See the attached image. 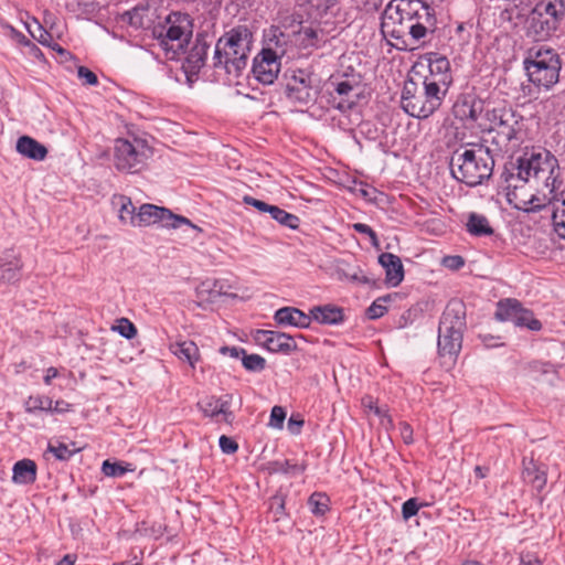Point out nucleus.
I'll list each match as a JSON object with an SVG mask.
<instances>
[{"label":"nucleus","mask_w":565,"mask_h":565,"mask_svg":"<svg viewBox=\"0 0 565 565\" xmlns=\"http://www.w3.org/2000/svg\"><path fill=\"white\" fill-rule=\"evenodd\" d=\"M509 190V200L518 199L516 190L529 184L533 193L529 200L515 204L525 212H539L551 203H557L565 212V190L557 158L546 149L525 151L509 162L502 172Z\"/></svg>","instance_id":"1"},{"label":"nucleus","mask_w":565,"mask_h":565,"mask_svg":"<svg viewBox=\"0 0 565 565\" xmlns=\"http://www.w3.org/2000/svg\"><path fill=\"white\" fill-rule=\"evenodd\" d=\"M437 29L435 10L422 0H392L381 15V33L399 51L424 44Z\"/></svg>","instance_id":"2"},{"label":"nucleus","mask_w":565,"mask_h":565,"mask_svg":"<svg viewBox=\"0 0 565 565\" xmlns=\"http://www.w3.org/2000/svg\"><path fill=\"white\" fill-rule=\"evenodd\" d=\"M254 35L246 25H237L225 32L215 44L213 67L239 77L247 67Z\"/></svg>","instance_id":"3"},{"label":"nucleus","mask_w":565,"mask_h":565,"mask_svg":"<svg viewBox=\"0 0 565 565\" xmlns=\"http://www.w3.org/2000/svg\"><path fill=\"white\" fill-rule=\"evenodd\" d=\"M451 175L468 186H477L488 180L494 168V159L488 147L473 145L469 149L456 150L449 162Z\"/></svg>","instance_id":"4"},{"label":"nucleus","mask_w":565,"mask_h":565,"mask_svg":"<svg viewBox=\"0 0 565 565\" xmlns=\"http://www.w3.org/2000/svg\"><path fill=\"white\" fill-rule=\"evenodd\" d=\"M193 34V20L188 13L171 12L152 28V36L169 58L184 52Z\"/></svg>","instance_id":"5"},{"label":"nucleus","mask_w":565,"mask_h":565,"mask_svg":"<svg viewBox=\"0 0 565 565\" xmlns=\"http://www.w3.org/2000/svg\"><path fill=\"white\" fill-rule=\"evenodd\" d=\"M446 95L422 81L408 78L404 82L401 105L403 110L417 119H427L443 105Z\"/></svg>","instance_id":"6"},{"label":"nucleus","mask_w":565,"mask_h":565,"mask_svg":"<svg viewBox=\"0 0 565 565\" xmlns=\"http://www.w3.org/2000/svg\"><path fill=\"white\" fill-rule=\"evenodd\" d=\"M486 116L490 122L489 131L494 134L492 142L500 150L509 151L510 146L516 147L522 142V117L511 107L488 109Z\"/></svg>","instance_id":"7"},{"label":"nucleus","mask_w":565,"mask_h":565,"mask_svg":"<svg viewBox=\"0 0 565 565\" xmlns=\"http://www.w3.org/2000/svg\"><path fill=\"white\" fill-rule=\"evenodd\" d=\"M529 79L537 87L550 89L559 78L561 61L552 49L531 47L524 58Z\"/></svg>","instance_id":"8"},{"label":"nucleus","mask_w":565,"mask_h":565,"mask_svg":"<svg viewBox=\"0 0 565 565\" xmlns=\"http://www.w3.org/2000/svg\"><path fill=\"white\" fill-rule=\"evenodd\" d=\"M565 19V0H542L527 18V34L536 41L551 38Z\"/></svg>","instance_id":"9"},{"label":"nucleus","mask_w":565,"mask_h":565,"mask_svg":"<svg viewBox=\"0 0 565 565\" xmlns=\"http://www.w3.org/2000/svg\"><path fill=\"white\" fill-rule=\"evenodd\" d=\"M153 151L146 139L117 138L114 143V167L119 172L139 173L147 167Z\"/></svg>","instance_id":"10"},{"label":"nucleus","mask_w":565,"mask_h":565,"mask_svg":"<svg viewBox=\"0 0 565 565\" xmlns=\"http://www.w3.org/2000/svg\"><path fill=\"white\" fill-rule=\"evenodd\" d=\"M136 227L160 224L168 228H179L181 225H188L199 232L202 230L194 225L189 218L172 213L169 209L160 207L153 204H142L137 212Z\"/></svg>","instance_id":"11"},{"label":"nucleus","mask_w":565,"mask_h":565,"mask_svg":"<svg viewBox=\"0 0 565 565\" xmlns=\"http://www.w3.org/2000/svg\"><path fill=\"white\" fill-rule=\"evenodd\" d=\"M427 63L428 73L423 76L424 82L438 88L439 92L447 95L452 84V75L449 60L438 52H427L422 57Z\"/></svg>","instance_id":"12"},{"label":"nucleus","mask_w":565,"mask_h":565,"mask_svg":"<svg viewBox=\"0 0 565 565\" xmlns=\"http://www.w3.org/2000/svg\"><path fill=\"white\" fill-rule=\"evenodd\" d=\"M286 96L291 103L299 105L315 102L317 90L312 86V76L303 70L295 71L287 82Z\"/></svg>","instance_id":"13"},{"label":"nucleus","mask_w":565,"mask_h":565,"mask_svg":"<svg viewBox=\"0 0 565 565\" xmlns=\"http://www.w3.org/2000/svg\"><path fill=\"white\" fill-rule=\"evenodd\" d=\"M252 71L255 78L262 84H273L280 72V61L276 52L264 49L254 58Z\"/></svg>","instance_id":"14"},{"label":"nucleus","mask_w":565,"mask_h":565,"mask_svg":"<svg viewBox=\"0 0 565 565\" xmlns=\"http://www.w3.org/2000/svg\"><path fill=\"white\" fill-rule=\"evenodd\" d=\"M466 306L462 301L451 300L447 303L439 327L441 332L463 335L466 330Z\"/></svg>","instance_id":"15"},{"label":"nucleus","mask_w":565,"mask_h":565,"mask_svg":"<svg viewBox=\"0 0 565 565\" xmlns=\"http://www.w3.org/2000/svg\"><path fill=\"white\" fill-rule=\"evenodd\" d=\"M484 110V102L475 95H461L452 106L455 118L460 121H476Z\"/></svg>","instance_id":"16"},{"label":"nucleus","mask_w":565,"mask_h":565,"mask_svg":"<svg viewBox=\"0 0 565 565\" xmlns=\"http://www.w3.org/2000/svg\"><path fill=\"white\" fill-rule=\"evenodd\" d=\"M257 340L260 341L268 351L275 353H289L297 349L294 338L279 331L258 330Z\"/></svg>","instance_id":"17"},{"label":"nucleus","mask_w":565,"mask_h":565,"mask_svg":"<svg viewBox=\"0 0 565 565\" xmlns=\"http://www.w3.org/2000/svg\"><path fill=\"white\" fill-rule=\"evenodd\" d=\"M232 395L225 394L220 397L210 396L199 403V406L205 416L211 418L222 416L223 422L231 423L234 417L230 411Z\"/></svg>","instance_id":"18"},{"label":"nucleus","mask_w":565,"mask_h":565,"mask_svg":"<svg viewBox=\"0 0 565 565\" xmlns=\"http://www.w3.org/2000/svg\"><path fill=\"white\" fill-rule=\"evenodd\" d=\"M295 41L303 50H317L327 43V38L321 28L307 25L295 32Z\"/></svg>","instance_id":"19"},{"label":"nucleus","mask_w":565,"mask_h":565,"mask_svg":"<svg viewBox=\"0 0 565 565\" xmlns=\"http://www.w3.org/2000/svg\"><path fill=\"white\" fill-rule=\"evenodd\" d=\"M379 263L385 269V282L391 287H397L404 279L401 258L392 253H382Z\"/></svg>","instance_id":"20"},{"label":"nucleus","mask_w":565,"mask_h":565,"mask_svg":"<svg viewBox=\"0 0 565 565\" xmlns=\"http://www.w3.org/2000/svg\"><path fill=\"white\" fill-rule=\"evenodd\" d=\"M275 321L279 326H291L300 329L310 327L311 318L310 312L307 315L295 307H282L274 315Z\"/></svg>","instance_id":"21"},{"label":"nucleus","mask_w":565,"mask_h":565,"mask_svg":"<svg viewBox=\"0 0 565 565\" xmlns=\"http://www.w3.org/2000/svg\"><path fill=\"white\" fill-rule=\"evenodd\" d=\"M311 320L321 324H340L344 321V311L335 305L316 306L310 309Z\"/></svg>","instance_id":"22"},{"label":"nucleus","mask_w":565,"mask_h":565,"mask_svg":"<svg viewBox=\"0 0 565 565\" xmlns=\"http://www.w3.org/2000/svg\"><path fill=\"white\" fill-rule=\"evenodd\" d=\"M209 49L210 44L206 42L205 36L199 34L185 58L190 72H199L201 70L205 64Z\"/></svg>","instance_id":"23"},{"label":"nucleus","mask_w":565,"mask_h":565,"mask_svg":"<svg viewBox=\"0 0 565 565\" xmlns=\"http://www.w3.org/2000/svg\"><path fill=\"white\" fill-rule=\"evenodd\" d=\"M339 0H296L297 6L311 19L326 17Z\"/></svg>","instance_id":"24"},{"label":"nucleus","mask_w":565,"mask_h":565,"mask_svg":"<svg viewBox=\"0 0 565 565\" xmlns=\"http://www.w3.org/2000/svg\"><path fill=\"white\" fill-rule=\"evenodd\" d=\"M38 467L31 459L17 461L12 468V481L17 484H32L36 480Z\"/></svg>","instance_id":"25"},{"label":"nucleus","mask_w":565,"mask_h":565,"mask_svg":"<svg viewBox=\"0 0 565 565\" xmlns=\"http://www.w3.org/2000/svg\"><path fill=\"white\" fill-rule=\"evenodd\" d=\"M17 151L32 160L42 161L47 154V149L38 140L22 136L17 141Z\"/></svg>","instance_id":"26"},{"label":"nucleus","mask_w":565,"mask_h":565,"mask_svg":"<svg viewBox=\"0 0 565 565\" xmlns=\"http://www.w3.org/2000/svg\"><path fill=\"white\" fill-rule=\"evenodd\" d=\"M170 350L179 360L188 362L192 369L200 359L199 348L191 340L175 342L170 345Z\"/></svg>","instance_id":"27"},{"label":"nucleus","mask_w":565,"mask_h":565,"mask_svg":"<svg viewBox=\"0 0 565 565\" xmlns=\"http://www.w3.org/2000/svg\"><path fill=\"white\" fill-rule=\"evenodd\" d=\"M462 337L455 333H445L438 329V351L441 356H457L461 350Z\"/></svg>","instance_id":"28"},{"label":"nucleus","mask_w":565,"mask_h":565,"mask_svg":"<svg viewBox=\"0 0 565 565\" xmlns=\"http://www.w3.org/2000/svg\"><path fill=\"white\" fill-rule=\"evenodd\" d=\"M523 476L539 490L543 489L546 484V473L540 468L533 458L523 459Z\"/></svg>","instance_id":"29"},{"label":"nucleus","mask_w":565,"mask_h":565,"mask_svg":"<svg viewBox=\"0 0 565 565\" xmlns=\"http://www.w3.org/2000/svg\"><path fill=\"white\" fill-rule=\"evenodd\" d=\"M306 463L291 462L288 459L285 460H273L266 463L265 469L269 475L285 473L290 476H297L306 470Z\"/></svg>","instance_id":"30"},{"label":"nucleus","mask_w":565,"mask_h":565,"mask_svg":"<svg viewBox=\"0 0 565 565\" xmlns=\"http://www.w3.org/2000/svg\"><path fill=\"white\" fill-rule=\"evenodd\" d=\"M467 231L473 236H490L493 234L488 218L484 215L470 213L466 224Z\"/></svg>","instance_id":"31"},{"label":"nucleus","mask_w":565,"mask_h":565,"mask_svg":"<svg viewBox=\"0 0 565 565\" xmlns=\"http://www.w3.org/2000/svg\"><path fill=\"white\" fill-rule=\"evenodd\" d=\"M115 203L119 205L118 217L122 224H128L136 227L137 212L130 198L126 195H118L115 198Z\"/></svg>","instance_id":"32"},{"label":"nucleus","mask_w":565,"mask_h":565,"mask_svg":"<svg viewBox=\"0 0 565 565\" xmlns=\"http://www.w3.org/2000/svg\"><path fill=\"white\" fill-rule=\"evenodd\" d=\"M521 302L516 299L500 300L497 305L495 318L500 321H512L516 317Z\"/></svg>","instance_id":"33"},{"label":"nucleus","mask_w":565,"mask_h":565,"mask_svg":"<svg viewBox=\"0 0 565 565\" xmlns=\"http://www.w3.org/2000/svg\"><path fill=\"white\" fill-rule=\"evenodd\" d=\"M22 262L14 257L11 260L0 264V280L4 282H15L21 277Z\"/></svg>","instance_id":"34"},{"label":"nucleus","mask_w":565,"mask_h":565,"mask_svg":"<svg viewBox=\"0 0 565 565\" xmlns=\"http://www.w3.org/2000/svg\"><path fill=\"white\" fill-rule=\"evenodd\" d=\"M529 370L536 380L544 379L548 383H554L557 377V371L550 362L533 361L529 364Z\"/></svg>","instance_id":"35"},{"label":"nucleus","mask_w":565,"mask_h":565,"mask_svg":"<svg viewBox=\"0 0 565 565\" xmlns=\"http://www.w3.org/2000/svg\"><path fill=\"white\" fill-rule=\"evenodd\" d=\"M268 214L273 220L278 222L280 225L286 226L290 230H297L300 224V220L297 215L291 214L277 205H271Z\"/></svg>","instance_id":"36"},{"label":"nucleus","mask_w":565,"mask_h":565,"mask_svg":"<svg viewBox=\"0 0 565 565\" xmlns=\"http://www.w3.org/2000/svg\"><path fill=\"white\" fill-rule=\"evenodd\" d=\"M516 327L527 328L531 331H539L542 329V323L534 317V313L523 308H519L516 317L513 322Z\"/></svg>","instance_id":"37"},{"label":"nucleus","mask_w":565,"mask_h":565,"mask_svg":"<svg viewBox=\"0 0 565 565\" xmlns=\"http://www.w3.org/2000/svg\"><path fill=\"white\" fill-rule=\"evenodd\" d=\"M102 471L106 477L119 478L127 472L135 471V467L131 463L124 465L122 462H110L109 460H105L102 465Z\"/></svg>","instance_id":"38"},{"label":"nucleus","mask_w":565,"mask_h":565,"mask_svg":"<svg viewBox=\"0 0 565 565\" xmlns=\"http://www.w3.org/2000/svg\"><path fill=\"white\" fill-rule=\"evenodd\" d=\"M329 501L327 494L315 492L309 497L308 505L315 515H323L329 510Z\"/></svg>","instance_id":"39"},{"label":"nucleus","mask_w":565,"mask_h":565,"mask_svg":"<svg viewBox=\"0 0 565 565\" xmlns=\"http://www.w3.org/2000/svg\"><path fill=\"white\" fill-rule=\"evenodd\" d=\"M53 401L44 395L30 396L25 402V411L28 413H34L36 411L50 412L52 408Z\"/></svg>","instance_id":"40"},{"label":"nucleus","mask_w":565,"mask_h":565,"mask_svg":"<svg viewBox=\"0 0 565 565\" xmlns=\"http://www.w3.org/2000/svg\"><path fill=\"white\" fill-rule=\"evenodd\" d=\"M391 301V296H383L373 301L367 308L366 316L369 319L375 320L383 317L387 312L386 303Z\"/></svg>","instance_id":"41"},{"label":"nucleus","mask_w":565,"mask_h":565,"mask_svg":"<svg viewBox=\"0 0 565 565\" xmlns=\"http://www.w3.org/2000/svg\"><path fill=\"white\" fill-rule=\"evenodd\" d=\"M1 26L4 31V34L9 36L12 41L23 46H32L33 50L39 51L36 45H34L22 32L18 31L12 25L8 23H2Z\"/></svg>","instance_id":"42"},{"label":"nucleus","mask_w":565,"mask_h":565,"mask_svg":"<svg viewBox=\"0 0 565 565\" xmlns=\"http://www.w3.org/2000/svg\"><path fill=\"white\" fill-rule=\"evenodd\" d=\"M242 363L247 371L259 372L265 369L266 361L258 354H247L245 352L242 355Z\"/></svg>","instance_id":"43"},{"label":"nucleus","mask_w":565,"mask_h":565,"mask_svg":"<svg viewBox=\"0 0 565 565\" xmlns=\"http://www.w3.org/2000/svg\"><path fill=\"white\" fill-rule=\"evenodd\" d=\"M113 330L117 331L121 337L130 340L137 335V328L127 318H120L117 320V326L113 327Z\"/></svg>","instance_id":"44"},{"label":"nucleus","mask_w":565,"mask_h":565,"mask_svg":"<svg viewBox=\"0 0 565 565\" xmlns=\"http://www.w3.org/2000/svg\"><path fill=\"white\" fill-rule=\"evenodd\" d=\"M552 223L553 228L558 237L565 239V212L558 204L554 207L552 214Z\"/></svg>","instance_id":"45"},{"label":"nucleus","mask_w":565,"mask_h":565,"mask_svg":"<svg viewBox=\"0 0 565 565\" xmlns=\"http://www.w3.org/2000/svg\"><path fill=\"white\" fill-rule=\"evenodd\" d=\"M334 85V90L341 97H350L351 94L358 88L359 82L354 78H345L343 81H339L332 83Z\"/></svg>","instance_id":"46"},{"label":"nucleus","mask_w":565,"mask_h":565,"mask_svg":"<svg viewBox=\"0 0 565 565\" xmlns=\"http://www.w3.org/2000/svg\"><path fill=\"white\" fill-rule=\"evenodd\" d=\"M47 450L54 455L57 460L66 461L68 460L76 450L68 449V446L60 443L57 446L49 445Z\"/></svg>","instance_id":"47"},{"label":"nucleus","mask_w":565,"mask_h":565,"mask_svg":"<svg viewBox=\"0 0 565 565\" xmlns=\"http://www.w3.org/2000/svg\"><path fill=\"white\" fill-rule=\"evenodd\" d=\"M286 418V412L281 406H274L270 412L269 426L281 429Z\"/></svg>","instance_id":"48"},{"label":"nucleus","mask_w":565,"mask_h":565,"mask_svg":"<svg viewBox=\"0 0 565 565\" xmlns=\"http://www.w3.org/2000/svg\"><path fill=\"white\" fill-rule=\"evenodd\" d=\"M420 504L416 498L406 500L402 505V515L404 520H409L418 513Z\"/></svg>","instance_id":"49"},{"label":"nucleus","mask_w":565,"mask_h":565,"mask_svg":"<svg viewBox=\"0 0 565 565\" xmlns=\"http://www.w3.org/2000/svg\"><path fill=\"white\" fill-rule=\"evenodd\" d=\"M352 228L360 234L367 235L371 239L372 245L375 247L379 246L377 235L371 226H369L367 224H364V223H354L352 225Z\"/></svg>","instance_id":"50"},{"label":"nucleus","mask_w":565,"mask_h":565,"mask_svg":"<svg viewBox=\"0 0 565 565\" xmlns=\"http://www.w3.org/2000/svg\"><path fill=\"white\" fill-rule=\"evenodd\" d=\"M218 445H220L221 450L227 455H232V454L236 452L238 449L237 443L234 439H232L231 437H227L225 435H222L220 437Z\"/></svg>","instance_id":"51"},{"label":"nucleus","mask_w":565,"mask_h":565,"mask_svg":"<svg viewBox=\"0 0 565 565\" xmlns=\"http://www.w3.org/2000/svg\"><path fill=\"white\" fill-rule=\"evenodd\" d=\"M243 202L247 205L254 206L257 211L260 213H268L271 204H268L264 201H260L258 199H255L250 195H245L243 198Z\"/></svg>","instance_id":"52"},{"label":"nucleus","mask_w":565,"mask_h":565,"mask_svg":"<svg viewBox=\"0 0 565 565\" xmlns=\"http://www.w3.org/2000/svg\"><path fill=\"white\" fill-rule=\"evenodd\" d=\"M77 75L81 79H84L86 84L95 86L98 84V78L94 72L85 66L77 68Z\"/></svg>","instance_id":"53"},{"label":"nucleus","mask_w":565,"mask_h":565,"mask_svg":"<svg viewBox=\"0 0 565 565\" xmlns=\"http://www.w3.org/2000/svg\"><path fill=\"white\" fill-rule=\"evenodd\" d=\"M35 26L39 34H36L35 31L31 30L30 26H28L32 38L38 40L41 44L50 45V40H52L51 34L47 31H45L38 22L35 23Z\"/></svg>","instance_id":"54"},{"label":"nucleus","mask_w":565,"mask_h":565,"mask_svg":"<svg viewBox=\"0 0 565 565\" xmlns=\"http://www.w3.org/2000/svg\"><path fill=\"white\" fill-rule=\"evenodd\" d=\"M443 265L449 269L458 270L465 265V260L459 255L446 256L443 259Z\"/></svg>","instance_id":"55"},{"label":"nucleus","mask_w":565,"mask_h":565,"mask_svg":"<svg viewBox=\"0 0 565 565\" xmlns=\"http://www.w3.org/2000/svg\"><path fill=\"white\" fill-rule=\"evenodd\" d=\"M399 434H401L403 441L406 445L413 444V441H414L413 428L408 423H406V422L399 423Z\"/></svg>","instance_id":"56"},{"label":"nucleus","mask_w":565,"mask_h":565,"mask_svg":"<svg viewBox=\"0 0 565 565\" xmlns=\"http://www.w3.org/2000/svg\"><path fill=\"white\" fill-rule=\"evenodd\" d=\"M220 353L223 355H230L233 359H238L243 353H245V350L238 347H222L220 349Z\"/></svg>","instance_id":"57"},{"label":"nucleus","mask_w":565,"mask_h":565,"mask_svg":"<svg viewBox=\"0 0 565 565\" xmlns=\"http://www.w3.org/2000/svg\"><path fill=\"white\" fill-rule=\"evenodd\" d=\"M520 561L522 565H542L539 556L530 552L522 553L520 556Z\"/></svg>","instance_id":"58"},{"label":"nucleus","mask_w":565,"mask_h":565,"mask_svg":"<svg viewBox=\"0 0 565 565\" xmlns=\"http://www.w3.org/2000/svg\"><path fill=\"white\" fill-rule=\"evenodd\" d=\"M72 408V405L63 399L56 401L54 404H52V408L50 409L51 413H57L63 414L66 412H70Z\"/></svg>","instance_id":"59"},{"label":"nucleus","mask_w":565,"mask_h":565,"mask_svg":"<svg viewBox=\"0 0 565 565\" xmlns=\"http://www.w3.org/2000/svg\"><path fill=\"white\" fill-rule=\"evenodd\" d=\"M303 425V420L302 419H296L294 416H291L288 420V429L292 433V434H299L300 433V428L302 427Z\"/></svg>","instance_id":"60"},{"label":"nucleus","mask_w":565,"mask_h":565,"mask_svg":"<svg viewBox=\"0 0 565 565\" xmlns=\"http://www.w3.org/2000/svg\"><path fill=\"white\" fill-rule=\"evenodd\" d=\"M58 372L55 367H49L46 370V374L44 376V383L46 385H50L52 380L55 379L57 376Z\"/></svg>","instance_id":"61"},{"label":"nucleus","mask_w":565,"mask_h":565,"mask_svg":"<svg viewBox=\"0 0 565 565\" xmlns=\"http://www.w3.org/2000/svg\"><path fill=\"white\" fill-rule=\"evenodd\" d=\"M76 562V555L66 554L62 559H60L56 565H74Z\"/></svg>","instance_id":"62"},{"label":"nucleus","mask_w":565,"mask_h":565,"mask_svg":"<svg viewBox=\"0 0 565 565\" xmlns=\"http://www.w3.org/2000/svg\"><path fill=\"white\" fill-rule=\"evenodd\" d=\"M351 279L354 281L362 282V284L369 282V279L365 276H360L359 273H354L353 275H351Z\"/></svg>","instance_id":"63"},{"label":"nucleus","mask_w":565,"mask_h":565,"mask_svg":"<svg viewBox=\"0 0 565 565\" xmlns=\"http://www.w3.org/2000/svg\"><path fill=\"white\" fill-rule=\"evenodd\" d=\"M475 473L478 478H484L487 476V470H484L482 467L480 466H476L475 468Z\"/></svg>","instance_id":"64"}]
</instances>
